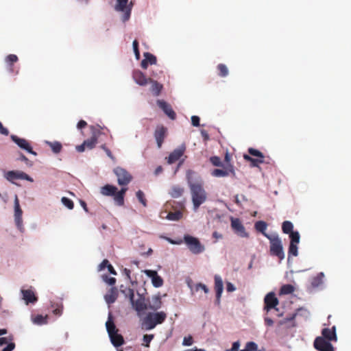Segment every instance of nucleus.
<instances>
[{
    "mask_svg": "<svg viewBox=\"0 0 351 351\" xmlns=\"http://www.w3.org/2000/svg\"><path fill=\"white\" fill-rule=\"evenodd\" d=\"M189 189L192 210L196 213L200 206L208 199V193L204 187V182L199 176L191 170H188L186 175Z\"/></svg>",
    "mask_w": 351,
    "mask_h": 351,
    "instance_id": "nucleus-1",
    "label": "nucleus"
},
{
    "mask_svg": "<svg viewBox=\"0 0 351 351\" xmlns=\"http://www.w3.org/2000/svg\"><path fill=\"white\" fill-rule=\"evenodd\" d=\"M105 325L112 344L114 347L122 346L124 343V339L123 336L119 333V330L114 324L111 312L108 313V319Z\"/></svg>",
    "mask_w": 351,
    "mask_h": 351,
    "instance_id": "nucleus-2",
    "label": "nucleus"
},
{
    "mask_svg": "<svg viewBox=\"0 0 351 351\" xmlns=\"http://www.w3.org/2000/svg\"><path fill=\"white\" fill-rule=\"evenodd\" d=\"M167 318L164 311L148 313L142 320V326L146 330L154 329L157 325L162 324Z\"/></svg>",
    "mask_w": 351,
    "mask_h": 351,
    "instance_id": "nucleus-3",
    "label": "nucleus"
},
{
    "mask_svg": "<svg viewBox=\"0 0 351 351\" xmlns=\"http://www.w3.org/2000/svg\"><path fill=\"white\" fill-rule=\"evenodd\" d=\"M121 291L126 296H129L132 308L136 311L137 315L141 317L144 315L145 310L147 308L145 298L138 295V298L134 299V291L132 289H126L125 290H121Z\"/></svg>",
    "mask_w": 351,
    "mask_h": 351,
    "instance_id": "nucleus-4",
    "label": "nucleus"
},
{
    "mask_svg": "<svg viewBox=\"0 0 351 351\" xmlns=\"http://www.w3.org/2000/svg\"><path fill=\"white\" fill-rule=\"evenodd\" d=\"M265 237L270 242V253L271 255L278 256L280 260L285 258V252L283 250L281 239L278 234H265Z\"/></svg>",
    "mask_w": 351,
    "mask_h": 351,
    "instance_id": "nucleus-5",
    "label": "nucleus"
},
{
    "mask_svg": "<svg viewBox=\"0 0 351 351\" xmlns=\"http://www.w3.org/2000/svg\"><path fill=\"white\" fill-rule=\"evenodd\" d=\"M132 7V1L129 3V0H116L114 10L121 14V20L125 23L130 19Z\"/></svg>",
    "mask_w": 351,
    "mask_h": 351,
    "instance_id": "nucleus-6",
    "label": "nucleus"
},
{
    "mask_svg": "<svg viewBox=\"0 0 351 351\" xmlns=\"http://www.w3.org/2000/svg\"><path fill=\"white\" fill-rule=\"evenodd\" d=\"M183 239L184 243L193 254H198L205 250L204 246L200 243L197 238L189 234H185Z\"/></svg>",
    "mask_w": 351,
    "mask_h": 351,
    "instance_id": "nucleus-7",
    "label": "nucleus"
},
{
    "mask_svg": "<svg viewBox=\"0 0 351 351\" xmlns=\"http://www.w3.org/2000/svg\"><path fill=\"white\" fill-rule=\"evenodd\" d=\"M323 337H317L314 341V347L319 351H329V328L322 330Z\"/></svg>",
    "mask_w": 351,
    "mask_h": 351,
    "instance_id": "nucleus-8",
    "label": "nucleus"
},
{
    "mask_svg": "<svg viewBox=\"0 0 351 351\" xmlns=\"http://www.w3.org/2000/svg\"><path fill=\"white\" fill-rule=\"evenodd\" d=\"M4 177L8 181L14 184H17L14 182L15 180H25L31 182H34L32 177L21 171H9L5 173Z\"/></svg>",
    "mask_w": 351,
    "mask_h": 351,
    "instance_id": "nucleus-9",
    "label": "nucleus"
},
{
    "mask_svg": "<svg viewBox=\"0 0 351 351\" xmlns=\"http://www.w3.org/2000/svg\"><path fill=\"white\" fill-rule=\"evenodd\" d=\"M231 228L234 233L242 238H247L249 234L246 232L245 227L241 220L238 218L230 217Z\"/></svg>",
    "mask_w": 351,
    "mask_h": 351,
    "instance_id": "nucleus-10",
    "label": "nucleus"
},
{
    "mask_svg": "<svg viewBox=\"0 0 351 351\" xmlns=\"http://www.w3.org/2000/svg\"><path fill=\"white\" fill-rule=\"evenodd\" d=\"M114 173L117 177V182L119 185H127L132 180L130 174L121 167H116Z\"/></svg>",
    "mask_w": 351,
    "mask_h": 351,
    "instance_id": "nucleus-11",
    "label": "nucleus"
},
{
    "mask_svg": "<svg viewBox=\"0 0 351 351\" xmlns=\"http://www.w3.org/2000/svg\"><path fill=\"white\" fill-rule=\"evenodd\" d=\"M22 214L23 211L21 209L18 197L16 196L14 199V221L16 227L21 232H23L24 230Z\"/></svg>",
    "mask_w": 351,
    "mask_h": 351,
    "instance_id": "nucleus-12",
    "label": "nucleus"
},
{
    "mask_svg": "<svg viewBox=\"0 0 351 351\" xmlns=\"http://www.w3.org/2000/svg\"><path fill=\"white\" fill-rule=\"evenodd\" d=\"M289 255L297 256L298 255V245L300 243V236L298 232L291 233Z\"/></svg>",
    "mask_w": 351,
    "mask_h": 351,
    "instance_id": "nucleus-13",
    "label": "nucleus"
},
{
    "mask_svg": "<svg viewBox=\"0 0 351 351\" xmlns=\"http://www.w3.org/2000/svg\"><path fill=\"white\" fill-rule=\"evenodd\" d=\"M143 273L152 280V285L156 288H159L163 285L162 278L158 276V273L155 270L145 269Z\"/></svg>",
    "mask_w": 351,
    "mask_h": 351,
    "instance_id": "nucleus-14",
    "label": "nucleus"
},
{
    "mask_svg": "<svg viewBox=\"0 0 351 351\" xmlns=\"http://www.w3.org/2000/svg\"><path fill=\"white\" fill-rule=\"evenodd\" d=\"M264 302V308L267 311V313L272 308H276V306L278 304V300L276 297L274 292H269L267 293L265 297Z\"/></svg>",
    "mask_w": 351,
    "mask_h": 351,
    "instance_id": "nucleus-15",
    "label": "nucleus"
},
{
    "mask_svg": "<svg viewBox=\"0 0 351 351\" xmlns=\"http://www.w3.org/2000/svg\"><path fill=\"white\" fill-rule=\"evenodd\" d=\"M186 149L184 144H182L178 147L175 149L172 152L170 153L167 158V162L169 164H173L178 160L184 154Z\"/></svg>",
    "mask_w": 351,
    "mask_h": 351,
    "instance_id": "nucleus-16",
    "label": "nucleus"
},
{
    "mask_svg": "<svg viewBox=\"0 0 351 351\" xmlns=\"http://www.w3.org/2000/svg\"><path fill=\"white\" fill-rule=\"evenodd\" d=\"M11 139L21 148L25 151H27L28 153L32 154L33 155H36V153L34 152L29 145L27 141H26L25 138H21L18 137L16 135H11Z\"/></svg>",
    "mask_w": 351,
    "mask_h": 351,
    "instance_id": "nucleus-17",
    "label": "nucleus"
},
{
    "mask_svg": "<svg viewBox=\"0 0 351 351\" xmlns=\"http://www.w3.org/2000/svg\"><path fill=\"white\" fill-rule=\"evenodd\" d=\"M132 78L138 85L141 86H146L149 83V80H151L150 77H147L145 75L139 70L133 71Z\"/></svg>",
    "mask_w": 351,
    "mask_h": 351,
    "instance_id": "nucleus-18",
    "label": "nucleus"
},
{
    "mask_svg": "<svg viewBox=\"0 0 351 351\" xmlns=\"http://www.w3.org/2000/svg\"><path fill=\"white\" fill-rule=\"evenodd\" d=\"M23 296V300H25V304L27 305L29 303L34 304L37 302L38 299L35 295L34 291L32 289L21 290Z\"/></svg>",
    "mask_w": 351,
    "mask_h": 351,
    "instance_id": "nucleus-19",
    "label": "nucleus"
},
{
    "mask_svg": "<svg viewBox=\"0 0 351 351\" xmlns=\"http://www.w3.org/2000/svg\"><path fill=\"white\" fill-rule=\"evenodd\" d=\"M157 104L160 108L172 120L176 119V113L171 106L164 100H158Z\"/></svg>",
    "mask_w": 351,
    "mask_h": 351,
    "instance_id": "nucleus-20",
    "label": "nucleus"
},
{
    "mask_svg": "<svg viewBox=\"0 0 351 351\" xmlns=\"http://www.w3.org/2000/svg\"><path fill=\"white\" fill-rule=\"evenodd\" d=\"M144 59L141 61V66L146 69L148 66V64L154 65L157 62L156 57L153 54L145 52L143 54Z\"/></svg>",
    "mask_w": 351,
    "mask_h": 351,
    "instance_id": "nucleus-21",
    "label": "nucleus"
},
{
    "mask_svg": "<svg viewBox=\"0 0 351 351\" xmlns=\"http://www.w3.org/2000/svg\"><path fill=\"white\" fill-rule=\"evenodd\" d=\"M117 295V289L116 287H111L104 295V300L108 304H111L116 301Z\"/></svg>",
    "mask_w": 351,
    "mask_h": 351,
    "instance_id": "nucleus-22",
    "label": "nucleus"
},
{
    "mask_svg": "<svg viewBox=\"0 0 351 351\" xmlns=\"http://www.w3.org/2000/svg\"><path fill=\"white\" fill-rule=\"evenodd\" d=\"M162 307V300L160 295H153L149 301V308L157 311Z\"/></svg>",
    "mask_w": 351,
    "mask_h": 351,
    "instance_id": "nucleus-23",
    "label": "nucleus"
},
{
    "mask_svg": "<svg viewBox=\"0 0 351 351\" xmlns=\"http://www.w3.org/2000/svg\"><path fill=\"white\" fill-rule=\"evenodd\" d=\"M324 277V274L323 272H319L317 276L311 279V287L313 289L319 288L323 285Z\"/></svg>",
    "mask_w": 351,
    "mask_h": 351,
    "instance_id": "nucleus-24",
    "label": "nucleus"
},
{
    "mask_svg": "<svg viewBox=\"0 0 351 351\" xmlns=\"http://www.w3.org/2000/svg\"><path fill=\"white\" fill-rule=\"evenodd\" d=\"M166 129L164 127L158 128L155 132V138L157 143L158 147L160 148L162 146Z\"/></svg>",
    "mask_w": 351,
    "mask_h": 351,
    "instance_id": "nucleus-25",
    "label": "nucleus"
},
{
    "mask_svg": "<svg viewBox=\"0 0 351 351\" xmlns=\"http://www.w3.org/2000/svg\"><path fill=\"white\" fill-rule=\"evenodd\" d=\"M117 191V188L110 184H106L101 188L100 192L104 196H113Z\"/></svg>",
    "mask_w": 351,
    "mask_h": 351,
    "instance_id": "nucleus-26",
    "label": "nucleus"
},
{
    "mask_svg": "<svg viewBox=\"0 0 351 351\" xmlns=\"http://www.w3.org/2000/svg\"><path fill=\"white\" fill-rule=\"evenodd\" d=\"M215 279V289L216 294L219 295L223 293V282L221 277L219 275L216 274L214 277Z\"/></svg>",
    "mask_w": 351,
    "mask_h": 351,
    "instance_id": "nucleus-27",
    "label": "nucleus"
},
{
    "mask_svg": "<svg viewBox=\"0 0 351 351\" xmlns=\"http://www.w3.org/2000/svg\"><path fill=\"white\" fill-rule=\"evenodd\" d=\"M31 320L34 324L38 326H42L47 324L48 322V315H37L36 316H32Z\"/></svg>",
    "mask_w": 351,
    "mask_h": 351,
    "instance_id": "nucleus-28",
    "label": "nucleus"
},
{
    "mask_svg": "<svg viewBox=\"0 0 351 351\" xmlns=\"http://www.w3.org/2000/svg\"><path fill=\"white\" fill-rule=\"evenodd\" d=\"M152 84L150 90L155 96H158L162 89V85L158 83L157 81L154 80L151 78L149 82Z\"/></svg>",
    "mask_w": 351,
    "mask_h": 351,
    "instance_id": "nucleus-29",
    "label": "nucleus"
},
{
    "mask_svg": "<svg viewBox=\"0 0 351 351\" xmlns=\"http://www.w3.org/2000/svg\"><path fill=\"white\" fill-rule=\"evenodd\" d=\"M184 193V188L178 185H174L171 187L169 195L173 198H178L182 195Z\"/></svg>",
    "mask_w": 351,
    "mask_h": 351,
    "instance_id": "nucleus-30",
    "label": "nucleus"
},
{
    "mask_svg": "<svg viewBox=\"0 0 351 351\" xmlns=\"http://www.w3.org/2000/svg\"><path fill=\"white\" fill-rule=\"evenodd\" d=\"M293 225L292 222H291L290 221H285L282 223V230L285 234H289L290 236L291 233L297 232V231H293Z\"/></svg>",
    "mask_w": 351,
    "mask_h": 351,
    "instance_id": "nucleus-31",
    "label": "nucleus"
},
{
    "mask_svg": "<svg viewBox=\"0 0 351 351\" xmlns=\"http://www.w3.org/2000/svg\"><path fill=\"white\" fill-rule=\"evenodd\" d=\"M45 143L47 145H48L49 146H50V147L51 148L52 151L55 154H58V153H59L61 151L62 145H61L60 143H59L58 141L50 142V141H46Z\"/></svg>",
    "mask_w": 351,
    "mask_h": 351,
    "instance_id": "nucleus-32",
    "label": "nucleus"
},
{
    "mask_svg": "<svg viewBox=\"0 0 351 351\" xmlns=\"http://www.w3.org/2000/svg\"><path fill=\"white\" fill-rule=\"evenodd\" d=\"M267 226V223L263 221H258L256 222V223H255L256 230L258 232H261L265 237V234H267L265 232Z\"/></svg>",
    "mask_w": 351,
    "mask_h": 351,
    "instance_id": "nucleus-33",
    "label": "nucleus"
},
{
    "mask_svg": "<svg viewBox=\"0 0 351 351\" xmlns=\"http://www.w3.org/2000/svg\"><path fill=\"white\" fill-rule=\"evenodd\" d=\"M244 158L246 160L250 161L254 167H258L259 164L263 163L264 162V158H258L255 159L248 155H244Z\"/></svg>",
    "mask_w": 351,
    "mask_h": 351,
    "instance_id": "nucleus-34",
    "label": "nucleus"
},
{
    "mask_svg": "<svg viewBox=\"0 0 351 351\" xmlns=\"http://www.w3.org/2000/svg\"><path fill=\"white\" fill-rule=\"evenodd\" d=\"M18 60V57L14 54H10L5 59V63L9 66V69L12 71V64Z\"/></svg>",
    "mask_w": 351,
    "mask_h": 351,
    "instance_id": "nucleus-35",
    "label": "nucleus"
},
{
    "mask_svg": "<svg viewBox=\"0 0 351 351\" xmlns=\"http://www.w3.org/2000/svg\"><path fill=\"white\" fill-rule=\"evenodd\" d=\"M294 291V287L291 285H285L282 286L280 293L281 295L291 294Z\"/></svg>",
    "mask_w": 351,
    "mask_h": 351,
    "instance_id": "nucleus-36",
    "label": "nucleus"
},
{
    "mask_svg": "<svg viewBox=\"0 0 351 351\" xmlns=\"http://www.w3.org/2000/svg\"><path fill=\"white\" fill-rule=\"evenodd\" d=\"M182 216V213L180 211H176L174 213H169L167 219L170 221H178Z\"/></svg>",
    "mask_w": 351,
    "mask_h": 351,
    "instance_id": "nucleus-37",
    "label": "nucleus"
},
{
    "mask_svg": "<svg viewBox=\"0 0 351 351\" xmlns=\"http://www.w3.org/2000/svg\"><path fill=\"white\" fill-rule=\"evenodd\" d=\"M308 315H309V313L306 309L299 308L295 314L292 315L290 317L287 318V319L288 321H291L298 315H304V316L307 317V316H308Z\"/></svg>",
    "mask_w": 351,
    "mask_h": 351,
    "instance_id": "nucleus-38",
    "label": "nucleus"
},
{
    "mask_svg": "<svg viewBox=\"0 0 351 351\" xmlns=\"http://www.w3.org/2000/svg\"><path fill=\"white\" fill-rule=\"evenodd\" d=\"M97 138L95 136H92L90 138L84 141V145L90 149H93L96 145Z\"/></svg>",
    "mask_w": 351,
    "mask_h": 351,
    "instance_id": "nucleus-39",
    "label": "nucleus"
},
{
    "mask_svg": "<svg viewBox=\"0 0 351 351\" xmlns=\"http://www.w3.org/2000/svg\"><path fill=\"white\" fill-rule=\"evenodd\" d=\"M61 202L62 204L68 209L72 210L74 206V204L71 199H70L68 197H62L61 198Z\"/></svg>",
    "mask_w": 351,
    "mask_h": 351,
    "instance_id": "nucleus-40",
    "label": "nucleus"
},
{
    "mask_svg": "<svg viewBox=\"0 0 351 351\" xmlns=\"http://www.w3.org/2000/svg\"><path fill=\"white\" fill-rule=\"evenodd\" d=\"M228 173L226 171L219 169H215L212 172V176L217 178L225 177L228 176Z\"/></svg>",
    "mask_w": 351,
    "mask_h": 351,
    "instance_id": "nucleus-41",
    "label": "nucleus"
},
{
    "mask_svg": "<svg viewBox=\"0 0 351 351\" xmlns=\"http://www.w3.org/2000/svg\"><path fill=\"white\" fill-rule=\"evenodd\" d=\"M257 344L254 342L250 341L247 343L244 349L241 351H256L257 350Z\"/></svg>",
    "mask_w": 351,
    "mask_h": 351,
    "instance_id": "nucleus-42",
    "label": "nucleus"
},
{
    "mask_svg": "<svg viewBox=\"0 0 351 351\" xmlns=\"http://www.w3.org/2000/svg\"><path fill=\"white\" fill-rule=\"evenodd\" d=\"M218 69L220 71V76L226 77L228 75V69L225 64H219L218 65Z\"/></svg>",
    "mask_w": 351,
    "mask_h": 351,
    "instance_id": "nucleus-43",
    "label": "nucleus"
},
{
    "mask_svg": "<svg viewBox=\"0 0 351 351\" xmlns=\"http://www.w3.org/2000/svg\"><path fill=\"white\" fill-rule=\"evenodd\" d=\"M115 203L119 206H122L124 204V197L121 194H118L117 192L113 195Z\"/></svg>",
    "mask_w": 351,
    "mask_h": 351,
    "instance_id": "nucleus-44",
    "label": "nucleus"
},
{
    "mask_svg": "<svg viewBox=\"0 0 351 351\" xmlns=\"http://www.w3.org/2000/svg\"><path fill=\"white\" fill-rule=\"evenodd\" d=\"M136 197L137 199H138V201L144 206H147V204H146V200L145 199V195H144V193L139 190L136 192Z\"/></svg>",
    "mask_w": 351,
    "mask_h": 351,
    "instance_id": "nucleus-45",
    "label": "nucleus"
},
{
    "mask_svg": "<svg viewBox=\"0 0 351 351\" xmlns=\"http://www.w3.org/2000/svg\"><path fill=\"white\" fill-rule=\"evenodd\" d=\"M101 278L104 282L109 285H114L116 282V279L113 277H108L107 275H102Z\"/></svg>",
    "mask_w": 351,
    "mask_h": 351,
    "instance_id": "nucleus-46",
    "label": "nucleus"
},
{
    "mask_svg": "<svg viewBox=\"0 0 351 351\" xmlns=\"http://www.w3.org/2000/svg\"><path fill=\"white\" fill-rule=\"evenodd\" d=\"M132 47H133V51H134L135 57H136V60H138L140 58V52L138 50V43L136 40H134L133 41Z\"/></svg>",
    "mask_w": 351,
    "mask_h": 351,
    "instance_id": "nucleus-47",
    "label": "nucleus"
},
{
    "mask_svg": "<svg viewBox=\"0 0 351 351\" xmlns=\"http://www.w3.org/2000/svg\"><path fill=\"white\" fill-rule=\"evenodd\" d=\"M248 152L250 153V155L253 156H256L257 158H264V156L262 152L254 148H250L248 149Z\"/></svg>",
    "mask_w": 351,
    "mask_h": 351,
    "instance_id": "nucleus-48",
    "label": "nucleus"
},
{
    "mask_svg": "<svg viewBox=\"0 0 351 351\" xmlns=\"http://www.w3.org/2000/svg\"><path fill=\"white\" fill-rule=\"evenodd\" d=\"M210 160L214 166L220 167L222 165L221 160L218 156H213L210 158Z\"/></svg>",
    "mask_w": 351,
    "mask_h": 351,
    "instance_id": "nucleus-49",
    "label": "nucleus"
},
{
    "mask_svg": "<svg viewBox=\"0 0 351 351\" xmlns=\"http://www.w3.org/2000/svg\"><path fill=\"white\" fill-rule=\"evenodd\" d=\"M199 289L203 290L205 293H208L209 292L208 288L204 284L202 283H197L195 285V291H198Z\"/></svg>",
    "mask_w": 351,
    "mask_h": 351,
    "instance_id": "nucleus-50",
    "label": "nucleus"
},
{
    "mask_svg": "<svg viewBox=\"0 0 351 351\" xmlns=\"http://www.w3.org/2000/svg\"><path fill=\"white\" fill-rule=\"evenodd\" d=\"M154 338V335H145L143 336V341L145 344H143L146 347H149V344L151 342V341Z\"/></svg>",
    "mask_w": 351,
    "mask_h": 351,
    "instance_id": "nucleus-51",
    "label": "nucleus"
},
{
    "mask_svg": "<svg viewBox=\"0 0 351 351\" xmlns=\"http://www.w3.org/2000/svg\"><path fill=\"white\" fill-rule=\"evenodd\" d=\"M193 343V339L191 336L184 337L182 341V345L184 346H191Z\"/></svg>",
    "mask_w": 351,
    "mask_h": 351,
    "instance_id": "nucleus-52",
    "label": "nucleus"
},
{
    "mask_svg": "<svg viewBox=\"0 0 351 351\" xmlns=\"http://www.w3.org/2000/svg\"><path fill=\"white\" fill-rule=\"evenodd\" d=\"M160 238L167 241L171 244L180 245V244L182 243V240L175 241V240L171 239V238H169V237H164V236H160Z\"/></svg>",
    "mask_w": 351,
    "mask_h": 351,
    "instance_id": "nucleus-53",
    "label": "nucleus"
},
{
    "mask_svg": "<svg viewBox=\"0 0 351 351\" xmlns=\"http://www.w3.org/2000/svg\"><path fill=\"white\" fill-rule=\"evenodd\" d=\"M191 123L194 127H198L199 125V117L196 115H193L191 118Z\"/></svg>",
    "mask_w": 351,
    "mask_h": 351,
    "instance_id": "nucleus-54",
    "label": "nucleus"
},
{
    "mask_svg": "<svg viewBox=\"0 0 351 351\" xmlns=\"http://www.w3.org/2000/svg\"><path fill=\"white\" fill-rule=\"evenodd\" d=\"M109 264L108 261L106 259H104L99 265L97 267V271H102L105 267H107L108 265Z\"/></svg>",
    "mask_w": 351,
    "mask_h": 351,
    "instance_id": "nucleus-55",
    "label": "nucleus"
},
{
    "mask_svg": "<svg viewBox=\"0 0 351 351\" xmlns=\"http://www.w3.org/2000/svg\"><path fill=\"white\" fill-rule=\"evenodd\" d=\"M226 290L228 292H233L236 290L235 286L230 282L226 283Z\"/></svg>",
    "mask_w": 351,
    "mask_h": 351,
    "instance_id": "nucleus-56",
    "label": "nucleus"
},
{
    "mask_svg": "<svg viewBox=\"0 0 351 351\" xmlns=\"http://www.w3.org/2000/svg\"><path fill=\"white\" fill-rule=\"evenodd\" d=\"M15 348V343L10 342L8 343L7 346L5 347L2 351H12Z\"/></svg>",
    "mask_w": 351,
    "mask_h": 351,
    "instance_id": "nucleus-57",
    "label": "nucleus"
},
{
    "mask_svg": "<svg viewBox=\"0 0 351 351\" xmlns=\"http://www.w3.org/2000/svg\"><path fill=\"white\" fill-rule=\"evenodd\" d=\"M240 347V343L239 341H234L233 343H232V346L231 348V349L227 350V351H239V348Z\"/></svg>",
    "mask_w": 351,
    "mask_h": 351,
    "instance_id": "nucleus-58",
    "label": "nucleus"
},
{
    "mask_svg": "<svg viewBox=\"0 0 351 351\" xmlns=\"http://www.w3.org/2000/svg\"><path fill=\"white\" fill-rule=\"evenodd\" d=\"M62 311H63V306L62 305H60L59 307L55 308L53 311V313L54 315H61L62 313Z\"/></svg>",
    "mask_w": 351,
    "mask_h": 351,
    "instance_id": "nucleus-59",
    "label": "nucleus"
},
{
    "mask_svg": "<svg viewBox=\"0 0 351 351\" xmlns=\"http://www.w3.org/2000/svg\"><path fill=\"white\" fill-rule=\"evenodd\" d=\"M0 133L1 134L5 135V136L8 135V134H9L8 130L3 126L1 121H0Z\"/></svg>",
    "mask_w": 351,
    "mask_h": 351,
    "instance_id": "nucleus-60",
    "label": "nucleus"
},
{
    "mask_svg": "<svg viewBox=\"0 0 351 351\" xmlns=\"http://www.w3.org/2000/svg\"><path fill=\"white\" fill-rule=\"evenodd\" d=\"M265 323L267 326H272L274 324V321L269 317H265L264 318Z\"/></svg>",
    "mask_w": 351,
    "mask_h": 351,
    "instance_id": "nucleus-61",
    "label": "nucleus"
},
{
    "mask_svg": "<svg viewBox=\"0 0 351 351\" xmlns=\"http://www.w3.org/2000/svg\"><path fill=\"white\" fill-rule=\"evenodd\" d=\"M213 237L216 239H221L223 238V235L221 233L215 231L213 233Z\"/></svg>",
    "mask_w": 351,
    "mask_h": 351,
    "instance_id": "nucleus-62",
    "label": "nucleus"
},
{
    "mask_svg": "<svg viewBox=\"0 0 351 351\" xmlns=\"http://www.w3.org/2000/svg\"><path fill=\"white\" fill-rule=\"evenodd\" d=\"M86 145H84V142L80 145L76 147V149L79 152H83L85 150Z\"/></svg>",
    "mask_w": 351,
    "mask_h": 351,
    "instance_id": "nucleus-63",
    "label": "nucleus"
},
{
    "mask_svg": "<svg viewBox=\"0 0 351 351\" xmlns=\"http://www.w3.org/2000/svg\"><path fill=\"white\" fill-rule=\"evenodd\" d=\"M86 125V122L85 121L81 120L78 122L77 127L78 129H82V128H84Z\"/></svg>",
    "mask_w": 351,
    "mask_h": 351,
    "instance_id": "nucleus-64",
    "label": "nucleus"
}]
</instances>
